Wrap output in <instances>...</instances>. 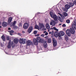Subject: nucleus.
<instances>
[{"label":"nucleus","instance_id":"18","mask_svg":"<svg viewBox=\"0 0 76 76\" xmlns=\"http://www.w3.org/2000/svg\"><path fill=\"white\" fill-rule=\"evenodd\" d=\"M47 29H50V27L49 25V24L47 23L45 25Z\"/></svg>","mask_w":76,"mask_h":76},{"label":"nucleus","instance_id":"21","mask_svg":"<svg viewBox=\"0 0 76 76\" xmlns=\"http://www.w3.org/2000/svg\"><path fill=\"white\" fill-rule=\"evenodd\" d=\"M2 26L3 27H6L7 26V23L6 22L3 23Z\"/></svg>","mask_w":76,"mask_h":76},{"label":"nucleus","instance_id":"1","mask_svg":"<svg viewBox=\"0 0 76 76\" xmlns=\"http://www.w3.org/2000/svg\"><path fill=\"white\" fill-rule=\"evenodd\" d=\"M33 41L35 45H37L38 44V42H42L41 39L39 37H37L36 38V39H33Z\"/></svg>","mask_w":76,"mask_h":76},{"label":"nucleus","instance_id":"9","mask_svg":"<svg viewBox=\"0 0 76 76\" xmlns=\"http://www.w3.org/2000/svg\"><path fill=\"white\" fill-rule=\"evenodd\" d=\"M69 30L71 34H75V30L74 28H70Z\"/></svg>","mask_w":76,"mask_h":76},{"label":"nucleus","instance_id":"11","mask_svg":"<svg viewBox=\"0 0 76 76\" xmlns=\"http://www.w3.org/2000/svg\"><path fill=\"white\" fill-rule=\"evenodd\" d=\"M54 35L55 37H58V38H59V33L58 31H55L54 33Z\"/></svg>","mask_w":76,"mask_h":76},{"label":"nucleus","instance_id":"16","mask_svg":"<svg viewBox=\"0 0 76 76\" xmlns=\"http://www.w3.org/2000/svg\"><path fill=\"white\" fill-rule=\"evenodd\" d=\"M11 47V40H10L7 46L8 48H10Z\"/></svg>","mask_w":76,"mask_h":76},{"label":"nucleus","instance_id":"56","mask_svg":"<svg viewBox=\"0 0 76 76\" xmlns=\"http://www.w3.org/2000/svg\"><path fill=\"white\" fill-rule=\"evenodd\" d=\"M1 31V29H0V31Z\"/></svg>","mask_w":76,"mask_h":76},{"label":"nucleus","instance_id":"42","mask_svg":"<svg viewBox=\"0 0 76 76\" xmlns=\"http://www.w3.org/2000/svg\"><path fill=\"white\" fill-rule=\"evenodd\" d=\"M19 26H22V23H20L19 24Z\"/></svg>","mask_w":76,"mask_h":76},{"label":"nucleus","instance_id":"47","mask_svg":"<svg viewBox=\"0 0 76 76\" xmlns=\"http://www.w3.org/2000/svg\"><path fill=\"white\" fill-rule=\"evenodd\" d=\"M10 35H13V34H12V33H10Z\"/></svg>","mask_w":76,"mask_h":76},{"label":"nucleus","instance_id":"57","mask_svg":"<svg viewBox=\"0 0 76 76\" xmlns=\"http://www.w3.org/2000/svg\"><path fill=\"white\" fill-rule=\"evenodd\" d=\"M71 42H73V41H71Z\"/></svg>","mask_w":76,"mask_h":76},{"label":"nucleus","instance_id":"33","mask_svg":"<svg viewBox=\"0 0 76 76\" xmlns=\"http://www.w3.org/2000/svg\"><path fill=\"white\" fill-rule=\"evenodd\" d=\"M8 32H10V33H14V31H13V30H11V31H8Z\"/></svg>","mask_w":76,"mask_h":76},{"label":"nucleus","instance_id":"45","mask_svg":"<svg viewBox=\"0 0 76 76\" xmlns=\"http://www.w3.org/2000/svg\"><path fill=\"white\" fill-rule=\"evenodd\" d=\"M20 33H18V35H20Z\"/></svg>","mask_w":76,"mask_h":76},{"label":"nucleus","instance_id":"41","mask_svg":"<svg viewBox=\"0 0 76 76\" xmlns=\"http://www.w3.org/2000/svg\"><path fill=\"white\" fill-rule=\"evenodd\" d=\"M48 34V32H46L45 34V35L46 36H47V35Z\"/></svg>","mask_w":76,"mask_h":76},{"label":"nucleus","instance_id":"48","mask_svg":"<svg viewBox=\"0 0 76 76\" xmlns=\"http://www.w3.org/2000/svg\"><path fill=\"white\" fill-rule=\"evenodd\" d=\"M22 33L23 34H24L25 33V31H22Z\"/></svg>","mask_w":76,"mask_h":76},{"label":"nucleus","instance_id":"6","mask_svg":"<svg viewBox=\"0 0 76 76\" xmlns=\"http://www.w3.org/2000/svg\"><path fill=\"white\" fill-rule=\"evenodd\" d=\"M56 23H56V21L54 20H51V21L50 22V25H53V26H55L56 25Z\"/></svg>","mask_w":76,"mask_h":76},{"label":"nucleus","instance_id":"7","mask_svg":"<svg viewBox=\"0 0 76 76\" xmlns=\"http://www.w3.org/2000/svg\"><path fill=\"white\" fill-rule=\"evenodd\" d=\"M66 34L68 37H70L71 36V33L70 32V30L68 29L66 31Z\"/></svg>","mask_w":76,"mask_h":76},{"label":"nucleus","instance_id":"28","mask_svg":"<svg viewBox=\"0 0 76 76\" xmlns=\"http://www.w3.org/2000/svg\"><path fill=\"white\" fill-rule=\"evenodd\" d=\"M48 43H51V39H48Z\"/></svg>","mask_w":76,"mask_h":76},{"label":"nucleus","instance_id":"20","mask_svg":"<svg viewBox=\"0 0 76 76\" xmlns=\"http://www.w3.org/2000/svg\"><path fill=\"white\" fill-rule=\"evenodd\" d=\"M65 7L67 9H69L70 8V5L67 4L65 6Z\"/></svg>","mask_w":76,"mask_h":76},{"label":"nucleus","instance_id":"49","mask_svg":"<svg viewBox=\"0 0 76 76\" xmlns=\"http://www.w3.org/2000/svg\"><path fill=\"white\" fill-rule=\"evenodd\" d=\"M39 35L38 34H37V35H36V36H37V37H38V36H39Z\"/></svg>","mask_w":76,"mask_h":76},{"label":"nucleus","instance_id":"31","mask_svg":"<svg viewBox=\"0 0 76 76\" xmlns=\"http://www.w3.org/2000/svg\"><path fill=\"white\" fill-rule=\"evenodd\" d=\"M13 26V28L14 29H17L18 28V27L17 26Z\"/></svg>","mask_w":76,"mask_h":76},{"label":"nucleus","instance_id":"44","mask_svg":"<svg viewBox=\"0 0 76 76\" xmlns=\"http://www.w3.org/2000/svg\"><path fill=\"white\" fill-rule=\"evenodd\" d=\"M58 15H60V16H61V17L62 16V15L60 14V13H58Z\"/></svg>","mask_w":76,"mask_h":76},{"label":"nucleus","instance_id":"52","mask_svg":"<svg viewBox=\"0 0 76 76\" xmlns=\"http://www.w3.org/2000/svg\"><path fill=\"white\" fill-rule=\"evenodd\" d=\"M45 32H46V31H44L43 32L44 33H45Z\"/></svg>","mask_w":76,"mask_h":76},{"label":"nucleus","instance_id":"36","mask_svg":"<svg viewBox=\"0 0 76 76\" xmlns=\"http://www.w3.org/2000/svg\"><path fill=\"white\" fill-rule=\"evenodd\" d=\"M37 33V31H34L33 32V34H36Z\"/></svg>","mask_w":76,"mask_h":76},{"label":"nucleus","instance_id":"51","mask_svg":"<svg viewBox=\"0 0 76 76\" xmlns=\"http://www.w3.org/2000/svg\"><path fill=\"white\" fill-rule=\"evenodd\" d=\"M59 25H60V26L61 25V24H59Z\"/></svg>","mask_w":76,"mask_h":76},{"label":"nucleus","instance_id":"46","mask_svg":"<svg viewBox=\"0 0 76 76\" xmlns=\"http://www.w3.org/2000/svg\"><path fill=\"white\" fill-rule=\"evenodd\" d=\"M8 30H11V28H8Z\"/></svg>","mask_w":76,"mask_h":76},{"label":"nucleus","instance_id":"24","mask_svg":"<svg viewBox=\"0 0 76 76\" xmlns=\"http://www.w3.org/2000/svg\"><path fill=\"white\" fill-rule=\"evenodd\" d=\"M14 41L15 44H17V43H18V39H14Z\"/></svg>","mask_w":76,"mask_h":76},{"label":"nucleus","instance_id":"27","mask_svg":"<svg viewBox=\"0 0 76 76\" xmlns=\"http://www.w3.org/2000/svg\"><path fill=\"white\" fill-rule=\"evenodd\" d=\"M64 39L66 41H67V40L69 39V38H68L67 36L66 35L65 36Z\"/></svg>","mask_w":76,"mask_h":76},{"label":"nucleus","instance_id":"40","mask_svg":"<svg viewBox=\"0 0 76 76\" xmlns=\"http://www.w3.org/2000/svg\"><path fill=\"white\" fill-rule=\"evenodd\" d=\"M44 36L45 35L44 34H42L41 35V36L42 37H44Z\"/></svg>","mask_w":76,"mask_h":76},{"label":"nucleus","instance_id":"13","mask_svg":"<svg viewBox=\"0 0 76 76\" xmlns=\"http://www.w3.org/2000/svg\"><path fill=\"white\" fill-rule=\"evenodd\" d=\"M33 29V27H30L28 28V33H31V32H32V31Z\"/></svg>","mask_w":76,"mask_h":76},{"label":"nucleus","instance_id":"55","mask_svg":"<svg viewBox=\"0 0 76 76\" xmlns=\"http://www.w3.org/2000/svg\"><path fill=\"white\" fill-rule=\"evenodd\" d=\"M48 31H50V30H48Z\"/></svg>","mask_w":76,"mask_h":76},{"label":"nucleus","instance_id":"50","mask_svg":"<svg viewBox=\"0 0 76 76\" xmlns=\"http://www.w3.org/2000/svg\"><path fill=\"white\" fill-rule=\"evenodd\" d=\"M51 34V32H49V34Z\"/></svg>","mask_w":76,"mask_h":76},{"label":"nucleus","instance_id":"8","mask_svg":"<svg viewBox=\"0 0 76 76\" xmlns=\"http://www.w3.org/2000/svg\"><path fill=\"white\" fill-rule=\"evenodd\" d=\"M59 38H61V36H63L64 35V32L62 31H61L59 32Z\"/></svg>","mask_w":76,"mask_h":76},{"label":"nucleus","instance_id":"17","mask_svg":"<svg viewBox=\"0 0 76 76\" xmlns=\"http://www.w3.org/2000/svg\"><path fill=\"white\" fill-rule=\"evenodd\" d=\"M13 18L12 17H10L9 18L8 22L9 23H10L11 22H12V19Z\"/></svg>","mask_w":76,"mask_h":76},{"label":"nucleus","instance_id":"12","mask_svg":"<svg viewBox=\"0 0 76 76\" xmlns=\"http://www.w3.org/2000/svg\"><path fill=\"white\" fill-rule=\"evenodd\" d=\"M23 28L24 29H27L28 28V23H25L23 26Z\"/></svg>","mask_w":76,"mask_h":76},{"label":"nucleus","instance_id":"15","mask_svg":"<svg viewBox=\"0 0 76 76\" xmlns=\"http://www.w3.org/2000/svg\"><path fill=\"white\" fill-rule=\"evenodd\" d=\"M26 43L27 45L29 46L32 44V42H31V40H29L27 41Z\"/></svg>","mask_w":76,"mask_h":76},{"label":"nucleus","instance_id":"5","mask_svg":"<svg viewBox=\"0 0 76 76\" xmlns=\"http://www.w3.org/2000/svg\"><path fill=\"white\" fill-rule=\"evenodd\" d=\"M74 23L72 24V26L73 29H76V20H74Z\"/></svg>","mask_w":76,"mask_h":76},{"label":"nucleus","instance_id":"30","mask_svg":"<svg viewBox=\"0 0 76 76\" xmlns=\"http://www.w3.org/2000/svg\"><path fill=\"white\" fill-rule=\"evenodd\" d=\"M64 15L65 16V17H66V16H67L68 14L67 13H66V12H64Z\"/></svg>","mask_w":76,"mask_h":76},{"label":"nucleus","instance_id":"3","mask_svg":"<svg viewBox=\"0 0 76 76\" xmlns=\"http://www.w3.org/2000/svg\"><path fill=\"white\" fill-rule=\"evenodd\" d=\"M26 39H20L19 40V42L20 44H25V42H26Z\"/></svg>","mask_w":76,"mask_h":76},{"label":"nucleus","instance_id":"53","mask_svg":"<svg viewBox=\"0 0 76 76\" xmlns=\"http://www.w3.org/2000/svg\"><path fill=\"white\" fill-rule=\"evenodd\" d=\"M1 28V26H0V28Z\"/></svg>","mask_w":76,"mask_h":76},{"label":"nucleus","instance_id":"32","mask_svg":"<svg viewBox=\"0 0 76 76\" xmlns=\"http://www.w3.org/2000/svg\"><path fill=\"white\" fill-rule=\"evenodd\" d=\"M53 29H54V30H55V31H56V32H58V29H57V28L55 27H53Z\"/></svg>","mask_w":76,"mask_h":76},{"label":"nucleus","instance_id":"29","mask_svg":"<svg viewBox=\"0 0 76 76\" xmlns=\"http://www.w3.org/2000/svg\"><path fill=\"white\" fill-rule=\"evenodd\" d=\"M70 7H73V6L74 5V4L72 2L70 3Z\"/></svg>","mask_w":76,"mask_h":76},{"label":"nucleus","instance_id":"35","mask_svg":"<svg viewBox=\"0 0 76 76\" xmlns=\"http://www.w3.org/2000/svg\"><path fill=\"white\" fill-rule=\"evenodd\" d=\"M67 10H68V9H67L66 8H64V12H67Z\"/></svg>","mask_w":76,"mask_h":76},{"label":"nucleus","instance_id":"14","mask_svg":"<svg viewBox=\"0 0 76 76\" xmlns=\"http://www.w3.org/2000/svg\"><path fill=\"white\" fill-rule=\"evenodd\" d=\"M47 42H43V47L45 48H46L47 47Z\"/></svg>","mask_w":76,"mask_h":76},{"label":"nucleus","instance_id":"4","mask_svg":"<svg viewBox=\"0 0 76 76\" xmlns=\"http://www.w3.org/2000/svg\"><path fill=\"white\" fill-rule=\"evenodd\" d=\"M52 41L53 42V47H56L57 45V41L55 38H52Z\"/></svg>","mask_w":76,"mask_h":76},{"label":"nucleus","instance_id":"25","mask_svg":"<svg viewBox=\"0 0 76 76\" xmlns=\"http://www.w3.org/2000/svg\"><path fill=\"white\" fill-rule=\"evenodd\" d=\"M34 28H35V29H37L39 30V27L38 26V25H36L35 26Z\"/></svg>","mask_w":76,"mask_h":76},{"label":"nucleus","instance_id":"58","mask_svg":"<svg viewBox=\"0 0 76 76\" xmlns=\"http://www.w3.org/2000/svg\"><path fill=\"white\" fill-rule=\"evenodd\" d=\"M1 23L0 22V25Z\"/></svg>","mask_w":76,"mask_h":76},{"label":"nucleus","instance_id":"39","mask_svg":"<svg viewBox=\"0 0 76 76\" xmlns=\"http://www.w3.org/2000/svg\"><path fill=\"white\" fill-rule=\"evenodd\" d=\"M73 3L74 4H75V5H76V1L75 0L74 1Z\"/></svg>","mask_w":76,"mask_h":76},{"label":"nucleus","instance_id":"34","mask_svg":"<svg viewBox=\"0 0 76 76\" xmlns=\"http://www.w3.org/2000/svg\"><path fill=\"white\" fill-rule=\"evenodd\" d=\"M66 22L67 23H70V20H66Z\"/></svg>","mask_w":76,"mask_h":76},{"label":"nucleus","instance_id":"10","mask_svg":"<svg viewBox=\"0 0 76 76\" xmlns=\"http://www.w3.org/2000/svg\"><path fill=\"white\" fill-rule=\"evenodd\" d=\"M39 28L40 29H44L45 28V26H44V24L42 23H39Z\"/></svg>","mask_w":76,"mask_h":76},{"label":"nucleus","instance_id":"37","mask_svg":"<svg viewBox=\"0 0 76 76\" xmlns=\"http://www.w3.org/2000/svg\"><path fill=\"white\" fill-rule=\"evenodd\" d=\"M7 41H9L10 40V38L9 37H7Z\"/></svg>","mask_w":76,"mask_h":76},{"label":"nucleus","instance_id":"43","mask_svg":"<svg viewBox=\"0 0 76 76\" xmlns=\"http://www.w3.org/2000/svg\"><path fill=\"white\" fill-rule=\"evenodd\" d=\"M51 35H53L54 34V31H52L51 33Z\"/></svg>","mask_w":76,"mask_h":76},{"label":"nucleus","instance_id":"19","mask_svg":"<svg viewBox=\"0 0 76 76\" xmlns=\"http://www.w3.org/2000/svg\"><path fill=\"white\" fill-rule=\"evenodd\" d=\"M16 21H14L13 23H11L10 25H11V26H15V25H16Z\"/></svg>","mask_w":76,"mask_h":76},{"label":"nucleus","instance_id":"22","mask_svg":"<svg viewBox=\"0 0 76 76\" xmlns=\"http://www.w3.org/2000/svg\"><path fill=\"white\" fill-rule=\"evenodd\" d=\"M11 45L12 48H13L15 46H16V45L13 43V42H11Z\"/></svg>","mask_w":76,"mask_h":76},{"label":"nucleus","instance_id":"23","mask_svg":"<svg viewBox=\"0 0 76 76\" xmlns=\"http://www.w3.org/2000/svg\"><path fill=\"white\" fill-rule=\"evenodd\" d=\"M1 38L3 40V41H5L6 39L5 38V36L4 35H3L1 37Z\"/></svg>","mask_w":76,"mask_h":76},{"label":"nucleus","instance_id":"38","mask_svg":"<svg viewBox=\"0 0 76 76\" xmlns=\"http://www.w3.org/2000/svg\"><path fill=\"white\" fill-rule=\"evenodd\" d=\"M62 26L63 27H66V24H64L62 25Z\"/></svg>","mask_w":76,"mask_h":76},{"label":"nucleus","instance_id":"26","mask_svg":"<svg viewBox=\"0 0 76 76\" xmlns=\"http://www.w3.org/2000/svg\"><path fill=\"white\" fill-rule=\"evenodd\" d=\"M57 18L59 20H60V22H63V21H62V19H61V17H59L58 16V17Z\"/></svg>","mask_w":76,"mask_h":76},{"label":"nucleus","instance_id":"2","mask_svg":"<svg viewBox=\"0 0 76 76\" xmlns=\"http://www.w3.org/2000/svg\"><path fill=\"white\" fill-rule=\"evenodd\" d=\"M50 15L51 18H53L55 21H56V23H58V21L57 19V15H54L53 12H50Z\"/></svg>","mask_w":76,"mask_h":76},{"label":"nucleus","instance_id":"54","mask_svg":"<svg viewBox=\"0 0 76 76\" xmlns=\"http://www.w3.org/2000/svg\"><path fill=\"white\" fill-rule=\"evenodd\" d=\"M45 22H47V20H45Z\"/></svg>","mask_w":76,"mask_h":76}]
</instances>
